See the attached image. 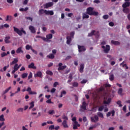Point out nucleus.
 Returning <instances> with one entry per match:
<instances>
[{
    "label": "nucleus",
    "instance_id": "1",
    "mask_svg": "<svg viewBox=\"0 0 130 130\" xmlns=\"http://www.w3.org/2000/svg\"><path fill=\"white\" fill-rule=\"evenodd\" d=\"M86 14L89 16H98L99 13L94 11V8L88 7L86 9Z\"/></svg>",
    "mask_w": 130,
    "mask_h": 130
},
{
    "label": "nucleus",
    "instance_id": "2",
    "mask_svg": "<svg viewBox=\"0 0 130 130\" xmlns=\"http://www.w3.org/2000/svg\"><path fill=\"white\" fill-rule=\"evenodd\" d=\"M13 28L14 31H15L16 33H17V34H18V35H19V36H22L23 34H24V35H26V34H27L26 31L24 30L23 28H21V29L20 30L19 29V28L13 26Z\"/></svg>",
    "mask_w": 130,
    "mask_h": 130
},
{
    "label": "nucleus",
    "instance_id": "3",
    "mask_svg": "<svg viewBox=\"0 0 130 130\" xmlns=\"http://www.w3.org/2000/svg\"><path fill=\"white\" fill-rule=\"evenodd\" d=\"M22 92H28V94L29 95H36L37 94V92L35 91H32V89H31V87H27V89L26 90L25 89H22Z\"/></svg>",
    "mask_w": 130,
    "mask_h": 130
},
{
    "label": "nucleus",
    "instance_id": "4",
    "mask_svg": "<svg viewBox=\"0 0 130 130\" xmlns=\"http://www.w3.org/2000/svg\"><path fill=\"white\" fill-rule=\"evenodd\" d=\"M103 99L104 100V104L108 105L111 102V98H108L107 95H103Z\"/></svg>",
    "mask_w": 130,
    "mask_h": 130
},
{
    "label": "nucleus",
    "instance_id": "5",
    "mask_svg": "<svg viewBox=\"0 0 130 130\" xmlns=\"http://www.w3.org/2000/svg\"><path fill=\"white\" fill-rule=\"evenodd\" d=\"M102 48H103L104 50V52L105 53H108L109 52V51L110 50V46L109 45H106V47L105 46H102Z\"/></svg>",
    "mask_w": 130,
    "mask_h": 130
},
{
    "label": "nucleus",
    "instance_id": "6",
    "mask_svg": "<svg viewBox=\"0 0 130 130\" xmlns=\"http://www.w3.org/2000/svg\"><path fill=\"white\" fill-rule=\"evenodd\" d=\"M90 119L92 122L96 123L98 122V121H99V117L96 115H95L94 117H91Z\"/></svg>",
    "mask_w": 130,
    "mask_h": 130
},
{
    "label": "nucleus",
    "instance_id": "7",
    "mask_svg": "<svg viewBox=\"0 0 130 130\" xmlns=\"http://www.w3.org/2000/svg\"><path fill=\"white\" fill-rule=\"evenodd\" d=\"M53 6V2H49L45 4H44L43 7L44 9H48V8H50Z\"/></svg>",
    "mask_w": 130,
    "mask_h": 130
},
{
    "label": "nucleus",
    "instance_id": "8",
    "mask_svg": "<svg viewBox=\"0 0 130 130\" xmlns=\"http://www.w3.org/2000/svg\"><path fill=\"white\" fill-rule=\"evenodd\" d=\"M87 105H88V104H87L86 102H83L82 105L81 106L80 108L83 110H87Z\"/></svg>",
    "mask_w": 130,
    "mask_h": 130
},
{
    "label": "nucleus",
    "instance_id": "9",
    "mask_svg": "<svg viewBox=\"0 0 130 130\" xmlns=\"http://www.w3.org/2000/svg\"><path fill=\"white\" fill-rule=\"evenodd\" d=\"M79 52H82V51H86V48L84 46L78 45Z\"/></svg>",
    "mask_w": 130,
    "mask_h": 130
},
{
    "label": "nucleus",
    "instance_id": "10",
    "mask_svg": "<svg viewBox=\"0 0 130 130\" xmlns=\"http://www.w3.org/2000/svg\"><path fill=\"white\" fill-rule=\"evenodd\" d=\"M58 71H62V70H64V69H67V66H62V63H59L58 64Z\"/></svg>",
    "mask_w": 130,
    "mask_h": 130
},
{
    "label": "nucleus",
    "instance_id": "11",
    "mask_svg": "<svg viewBox=\"0 0 130 130\" xmlns=\"http://www.w3.org/2000/svg\"><path fill=\"white\" fill-rule=\"evenodd\" d=\"M45 15H50V16H52L54 15V12H53V11L45 10Z\"/></svg>",
    "mask_w": 130,
    "mask_h": 130
},
{
    "label": "nucleus",
    "instance_id": "12",
    "mask_svg": "<svg viewBox=\"0 0 130 130\" xmlns=\"http://www.w3.org/2000/svg\"><path fill=\"white\" fill-rule=\"evenodd\" d=\"M80 126H81V125L80 124H79V123L78 122H75V123H74V124H73V129H78V127H80Z\"/></svg>",
    "mask_w": 130,
    "mask_h": 130
},
{
    "label": "nucleus",
    "instance_id": "13",
    "mask_svg": "<svg viewBox=\"0 0 130 130\" xmlns=\"http://www.w3.org/2000/svg\"><path fill=\"white\" fill-rule=\"evenodd\" d=\"M62 125L64 128H68L69 127V125L68 124V121L63 120L62 122Z\"/></svg>",
    "mask_w": 130,
    "mask_h": 130
},
{
    "label": "nucleus",
    "instance_id": "14",
    "mask_svg": "<svg viewBox=\"0 0 130 130\" xmlns=\"http://www.w3.org/2000/svg\"><path fill=\"white\" fill-rule=\"evenodd\" d=\"M11 39V37L8 36L6 37L5 39V42L6 44H8L9 43H11V41L9 40Z\"/></svg>",
    "mask_w": 130,
    "mask_h": 130
},
{
    "label": "nucleus",
    "instance_id": "15",
    "mask_svg": "<svg viewBox=\"0 0 130 130\" xmlns=\"http://www.w3.org/2000/svg\"><path fill=\"white\" fill-rule=\"evenodd\" d=\"M29 29L30 30V32L31 33H33V34H35V33H36V30H35V27H34V26L30 25L29 27Z\"/></svg>",
    "mask_w": 130,
    "mask_h": 130
},
{
    "label": "nucleus",
    "instance_id": "16",
    "mask_svg": "<svg viewBox=\"0 0 130 130\" xmlns=\"http://www.w3.org/2000/svg\"><path fill=\"white\" fill-rule=\"evenodd\" d=\"M34 77L35 78H37V77L41 78V77H42V72L41 71L38 72L37 74H35Z\"/></svg>",
    "mask_w": 130,
    "mask_h": 130
},
{
    "label": "nucleus",
    "instance_id": "17",
    "mask_svg": "<svg viewBox=\"0 0 130 130\" xmlns=\"http://www.w3.org/2000/svg\"><path fill=\"white\" fill-rule=\"evenodd\" d=\"M72 37L67 36V44L68 45L71 44V42H72Z\"/></svg>",
    "mask_w": 130,
    "mask_h": 130
},
{
    "label": "nucleus",
    "instance_id": "18",
    "mask_svg": "<svg viewBox=\"0 0 130 130\" xmlns=\"http://www.w3.org/2000/svg\"><path fill=\"white\" fill-rule=\"evenodd\" d=\"M129 6H130V2H125L124 4H123L122 7L123 8H125L129 7Z\"/></svg>",
    "mask_w": 130,
    "mask_h": 130
},
{
    "label": "nucleus",
    "instance_id": "19",
    "mask_svg": "<svg viewBox=\"0 0 130 130\" xmlns=\"http://www.w3.org/2000/svg\"><path fill=\"white\" fill-rule=\"evenodd\" d=\"M28 69H33L34 70H36L37 68L35 67L34 63L31 62L28 65Z\"/></svg>",
    "mask_w": 130,
    "mask_h": 130
},
{
    "label": "nucleus",
    "instance_id": "20",
    "mask_svg": "<svg viewBox=\"0 0 130 130\" xmlns=\"http://www.w3.org/2000/svg\"><path fill=\"white\" fill-rule=\"evenodd\" d=\"M111 43H112V44H114V45H119L120 44L119 42L114 40H112L111 41Z\"/></svg>",
    "mask_w": 130,
    "mask_h": 130
},
{
    "label": "nucleus",
    "instance_id": "21",
    "mask_svg": "<svg viewBox=\"0 0 130 130\" xmlns=\"http://www.w3.org/2000/svg\"><path fill=\"white\" fill-rule=\"evenodd\" d=\"M89 15L87 13H83L82 14V19L84 20L85 19H89Z\"/></svg>",
    "mask_w": 130,
    "mask_h": 130
},
{
    "label": "nucleus",
    "instance_id": "22",
    "mask_svg": "<svg viewBox=\"0 0 130 130\" xmlns=\"http://www.w3.org/2000/svg\"><path fill=\"white\" fill-rule=\"evenodd\" d=\"M17 62H18V58H15L14 59V60L10 63V66H13V64H16Z\"/></svg>",
    "mask_w": 130,
    "mask_h": 130
},
{
    "label": "nucleus",
    "instance_id": "23",
    "mask_svg": "<svg viewBox=\"0 0 130 130\" xmlns=\"http://www.w3.org/2000/svg\"><path fill=\"white\" fill-rule=\"evenodd\" d=\"M23 50H22V47H19L18 48H17V49L16 50V53H23Z\"/></svg>",
    "mask_w": 130,
    "mask_h": 130
},
{
    "label": "nucleus",
    "instance_id": "24",
    "mask_svg": "<svg viewBox=\"0 0 130 130\" xmlns=\"http://www.w3.org/2000/svg\"><path fill=\"white\" fill-rule=\"evenodd\" d=\"M123 13H124V14H128V13H129L130 12V10L128 8H123Z\"/></svg>",
    "mask_w": 130,
    "mask_h": 130
},
{
    "label": "nucleus",
    "instance_id": "25",
    "mask_svg": "<svg viewBox=\"0 0 130 130\" xmlns=\"http://www.w3.org/2000/svg\"><path fill=\"white\" fill-rule=\"evenodd\" d=\"M12 89V87L10 86L9 88L6 89L5 91L3 92L2 95H5V94H7L9 91H10V89Z\"/></svg>",
    "mask_w": 130,
    "mask_h": 130
},
{
    "label": "nucleus",
    "instance_id": "26",
    "mask_svg": "<svg viewBox=\"0 0 130 130\" xmlns=\"http://www.w3.org/2000/svg\"><path fill=\"white\" fill-rule=\"evenodd\" d=\"M12 19H13V16H10V15H7V17H6V21H9L10 22H11V21H12Z\"/></svg>",
    "mask_w": 130,
    "mask_h": 130
},
{
    "label": "nucleus",
    "instance_id": "27",
    "mask_svg": "<svg viewBox=\"0 0 130 130\" xmlns=\"http://www.w3.org/2000/svg\"><path fill=\"white\" fill-rule=\"evenodd\" d=\"M80 73H83L84 72V64H80V68L79 69Z\"/></svg>",
    "mask_w": 130,
    "mask_h": 130
},
{
    "label": "nucleus",
    "instance_id": "28",
    "mask_svg": "<svg viewBox=\"0 0 130 130\" xmlns=\"http://www.w3.org/2000/svg\"><path fill=\"white\" fill-rule=\"evenodd\" d=\"M95 32H96V31L95 30H92L91 32L90 33H89L88 35V37H92V36L95 35Z\"/></svg>",
    "mask_w": 130,
    "mask_h": 130
},
{
    "label": "nucleus",
    "instance_id": "29",
    "mask_svg": "<svg viewBox=\"0 0 130 130\" xmlns=\"http://www.w3.org/2000/svg\"><path fill=\"white\" fill-rule=\"evenodd\" d=\"M48 113L50 115H53V114H54V113H55V112L54 111V110H50L48 112Z\"/></svg>",
    "mask_w": 130,
    "mask_h": 130
},
{
    "label": "nucleus",
    "instance_id": "30",
    "mask_svg": "<svg viewBox=\"0 0 130 130\" xmlns=\"http://www.w3.org/2000/svg\"><path fill=\"white\" fill-rule=\"evenodd\" d=\"M46 74L47 75H49V76H53V73L52 71H51L50 70H47L46 72Z\"/></svg>",
    "mask_w": 130,
    "mask_h": 130
},
{
    "label": "nucleus",
    "instance_id": "31",
    "mask_svg": "<svg viewBox=\"0 0 130 130\" xmlns=\"http://www.w3.org/2000/svg\"><path fill=\"white\" fill-rule=\"evenodd\" d=\"M45 10L43 9H40L39 11V16H41V15H43V13H44L45 14Z\"/></svg>",
    "mask_w": 130,
    "mask_h": 130
},
{
    "label": "nucleus",
    "instance_id": "32",
    "mask_svg": "<svg viewBox=\"0 0 130 130\" xmlns=\"http://www.w3.org/2000/svg\"><path fill=\"white\" fill-rule=\"evenodd\" d=\"M97 115L98 116H99V117H101V118H104V116L103 115V113L99 112L97 113Z\"/></svg>",
    "mask_w": 130,
    "mask_h": 130
},
{
    "label": "nucleus",
    "instance_id": "33",
    "mask_svg": "<svg viewBox=\"0 0 130 130\" xmlns=\"http://www.w3.org/2000/svg\"><path fill=\"white\" fill-rule=\"evenodd\" d=\"M62 119H63V120H66V121L69 120V117H68V116H66L65 114H63L62 116Z\"/></svg>",
    "mask_w": 130,
    "mask_h": 130
},
{
    "label": "nucleus",
    "instance_id": "34",
    "mask_svg": "<svg viewBox=\"0 0 130 130\" xmlns=\"http://www.w3.org/2000/svg\"><path fill=\"white\" fill-rule=\"evenodd\" d=\"M47 57L48 58H50V59H53V58H54V55H53V54H50L49 55H48Z\"/></svg>",
    "mask_w": 130,
    "mask_h": 130
},
{
    "label": "nucleus",
    "instance_id": "35",
    "mask_svg": "<svg viewBox=\"0 0 130 130\" xmlns=\"http://www.w3.org/2000/svg\"><path fill=\"white\" fill-rule=\"evenodd\" d=\"M66 94H67V91H66L65 90L62 91L61 92V94L59 96L60 98H62L63 95H66Z\"/></svg>",
    "mask_w": 130,
    "mask_h": 130
},
{
    "label": "nucleus",
    "instance_id": "36",
    "mask_svg": "<svg viewBox=\"0 0 130 130\" xmlns=\"http://www.w3.org/2000/svg\"><path fill=\"white\" fill-rule=\"evenodd\" d=\"M30 107H29V109H32L33 107H34V102H31L29 104Z\"/></svg>",
    "mask_w": 130,
    "mask_h": 130
},
{
    "label": "nucleus",
    "instance_id": "37",
    "mask_svg": "<svg viewBox=\"0 0 130 130\" xmlns=\"http://www.w3.org/2000/svg\"><path fill=\"white\" fill-rule=\"evenodd\" d=\"M122 88H119V89L118 90V94L119 95H122Z\"/></svg>",
    "mask_w": 130,
    "mask_h": 130
},
{
    "label": "nucleus",
    "instance_id": "38",
    "mask_svg": "<svg viewBox=\"0 0 130 130\" xmlns=\"http://www.w3.org/2000/svg\"><path fill=\"white\" fill-rule=\"evenodd\" d=\"M4 115H1L0 116V121H3L4 122L5 121V118Z\"/></svg>",
    "mask_w": 130,
    "mask_h": 130
},
{
    "label": "nucleus",
    "instance_id": "39",
    "mask_svg": "<svg viewBox=\"0 0 130 130\" xmlns=\"http://www.w3.org/2000/svg\"><path fill=\"white\" fill-rule=\"evenodd\" d=\"M72 85L73 87H79V83L77 82H73Z\"/></svg>",
    "mask_w": 130,
    "mask_h": 130
},
{
    "label": "nucleus",
    "instance_id": "40",
    "mask_svg": "<svg viewBox=\"0 0 130 130\" xmlns=\"http://www.w3.org/2000/svg\"><path fill=\"white\" fill-rule=\"evenodd\" d=\"M21 77H22V79H25V78H27L28 77V74L23 73L22 74Z\"/></svg>",
    "mask_w": 130,
    "mask_h": 130
},
{
    "label": "nucleus",
    "instance_id": "41",
    "mask_svg": "<svg viewBox=\"0 0 130 130\" xmlns=\"http://www.w3.org/2000/svg\"><path fill=\"white\" fill-rule=\"evenodd\" d=\"M47 39H52V34H50L46 36Z\"/></svg>",
    "mask_w": 130,
    "mask_h": 130
},
{
    "label": "nucleus",
    "instance_id": "42",
    "mask_svg": "<svg viewBox=\"0 0 130 130\" xmlns=\"http://www.w3.org/2000/svg\"><path fill=\"white\" fill-rule=\"evenodd\" d=\"M110 81H113L114 80V75L113 74H111L109 77Z\"/></svg>",
    "mask_w": 130,
    "mask_h": 130
},
{
    "label": "nucleus",
    "instance_id": "43",
    "mask_svg": "<svg viewBox=\"0 0 130 130\" xmlns=\"http://www.w3.org/2000/svg\"><path fill=\"white\" fill-rule=\"evenodd\" d=\"M14 70L15 71H18L19 70V67H18V63H16L13 68Z\"/></svg>",
    "mask_w": 130,
    "mask_h": 130
},
{
    "label": "nucleus",
    "instance_id": "44",
    "mask_svg": "<svg viewBox=\"0 0 130 130\" xmlns=\"http://www.w3.org/2000/svg\"><path fill=\"white\" fill-rule=\"evenodd\" d=\"M117 105L119 106V107H122V104H121V101H118L116 102Z\"/></svg>",
    "mask_w": 130,
    "mask_h": 130
},
{
    "label": "nucleus",
    "instance_id": "45",
    "mask_svg": "<svg viewBox=\"0 0 130 130\" xmlns=\"http://www.w3.org/2000/svg\"><path fill=\"white\" fill-rule=\"evenodd\" d=\"M31 47H32V46H31L29 45H27L25 47V49L26 50H30V49H31Z\"/></svg>",
    "mask_w": 130,
    "mask_h": 130
},
{
    "label": "nucleus",
    "instance_id": "46",
    "mask_svg": "<svg viewBox=\"0 0 130 130\" xmlns=\"http://www.w3.org/2000/svg\"><path fill=\"white\" fill-rule=\"evenodd\" d=\"M30 50H31V51H32V52L34 53H35V54H36V55L38 54V53H37V51L34 50V49H33V48L31 47Z\"/></svg>",
    "mask_w": 130,
    "mask_h": 130
},
{
    "label": "nucleus",
    "instance_id": "47",
    "mask_svg": "<svg viewBox=\"0 0 130 130\" xmlns=\"http://www.w3.org/2000/svg\"><path fill=\"white\" fill-rule=\"evenodd\" d=\"M104 109V106H101L99 108V111H102Z\"/></svg>",
    "mask_w": 130,
    "mask_h": 130
},
{
    "label": "nucleus",
    "instance_id": "48",
    "mask_svg": "<svg viewBox=\"0 0 130 130\" xmlns=\"http://www.w3.org/2000/svg\"><path fill=\"white\" fill-rule=\"evenodd\" d=\"M33 76V74H32V72H30L28 76V80H30L32 78Z\"/></svg>",
    "mask_w": 130,
    "mask_h": 130
},
{
    "label": "nucleus",
    "instance_id": "49",
    "mask_svg": "<svg viewBox=\"0 0 130 130\" xmlns=\"http://www.w3.org/2000/svg\"><path fill=\"white\" fill-rule=\"evenodd\" d=\"M5 56H7V53L5 52L1 53V57H5Z\"/></svg>",
    "mask_w": 130,
    "mask_h": 130
},
{
    "label": "nucleus",
    "instance_id": "50",
    "mask_svg": "<svg viewBox=\"0 0 130 130\" xmlns=\"http://www.w3.org/2000/svg\"><path fill=\"white\" fill-rule=\"evenodd\" d=\"M49 129L53 130L54 129V125H51L49 127Z\"/></svg>",
    "mask_w": 130,
    "mask_h": 130
},
{
    "label": "nucleus",
    "instance_id": "51",
    "mask_svg": "<svg viewBox=\"0 0 130 130\" xmlns=\"http://www.w3.org/2000/svg\"><path fill=\"white\" fill-rule=\"evenodd\" d=\"M72 121H73L74 122V123H75V122H78V121H77V118H76V117H74L72 119Z\"/></svg>",
    "mask_w": 130,
    "mask_h": 130
},
{
    "label": "nucleus",
    "instance_id": "52",
    "mask_svg": "<svg viewBox=\"0 0 130 130\" xmlns=\"http://www.w3.org/2000/svg\"><path fill=\"white\" fill-rule=\"evenodd\" d=\"M68 78L70 80H73V73H70Z\"/></svg>",
    "mask_w": 130,
    "mask_h": 130
},
{
    "label": "nucleus",
    "instance_id": "53",
    "mask_svg": "<svg viewBox=\"0 0 130 130\" xmlns=\"http://www.w3.org/2000/svg\"><path fill=\"white\" fill-rule=\"evenodd\" d=\"M58 85H59L58 82H55L53 84V86L54 88H55L56 87V86H58Z\"/></svg>",
    "mask_w": 130,
    "mask_h": 130
},
{
    "label": "nucleus",
    "instance_id": "54",
    "mask_svg": "<svg viewBox=\"0 0 130 130\" xmlns=\"http://www.w3.org/2000/svg\"><path fill=\"white\" fill-rule=\"evenodd\" d=\"M109 18V16L108 15H105L103 16V18L105 19V20H106Z\"/></svg>",
    "mask_w": 130,
    "mask_h": 130
},
{
    "label": "nucleus",
    "instance_id": "55",
    "mask_svg": "<svg viewBox=\"0 0 130 130\" xmlns=\"http://www.w3.org/2000/svg\"><path fill=\"white\" fill-rule=\"evenodd\" d=\"M74 35H75V31H72L70 33V36L72 37V38H74Z\"/></svg>",
    "mask_w": 130,
    "mask_h": 130
},
{
    "label": "nucleus",
    "instance_id": "56",
    "mask_svg": "<svg viewBox=\"0 0 130 130\" xmlns=\"http://www.w3.org/2000/svg\"><path fill=\"white\" fill-rule=\"evenodd\" d=\"M109 26H110L111 27H113L114 26V23L113 22H110L109 23Z\"/></svg>",
    "mask_w": 130,
    "mask_h": 130
},
{
    "label": "nucleus",
    "instance_id": "57",
    "mask_svg": "<svg viewBox=\"0 0 130 130\" xmlns=\"http://www.w3.org/2000/svg\"><path fill=\"white\" fill-rule=\"evenodd\" d=\"M21 91V87H18L17 88V90L15 91V94H18L19 92Z\"/></svg>",
    "mask_w": 130,
    "mask_h": 130
},
{
    "label": "nucleus",
    "instance_id": "58",
    "mask_svg": "<svg viewBox=\"0 0 130 130\" xmlns=\"http://www.w3.org/2000/svg\"><path fill=\"white\" fill-rule=\"evenodd\" d=\"M71 57H72V56H67L64 60H69L70 59H71Z\"/></svg>",
    "mask_w": 130,
    "mask_h": 130
},
{
    "label": "nucleus",
    "instance_id": "59",
    "mask_svg": "<svg viewBox=\"0 0 130 130\" xmlns=\"http://www.w3.org/2000/svg\"><path fill=\"white\" fill-rule=\"evenodd\" d=\"M23 108H20L17 110L18 112H23Z\"/></svg>",
    "mask_w": 130,
    "mask_h": 130
},
{
    "label": "nucleus",
    "instance_id": "60",
    "mask_svg": "<svg viewBox=\"0 0 130 130\" xmlns=\"http://www.w3.org/2000/svg\"><path fill=\"white\" fill-rule=\"evenodd\" d=\"M55 91H56V89H55V88H53L51 90L50 92H51V93H55Z\"/></svg>",
    "mask_w": 130,
    "mask_h": 130
},
{
    "label": "nucleus",
    "instance_id": "61",
    "mask_svg": "<svg viewBox=\"0 0 130 130\" xmlns=\"http://www.w3.org/2000/svg\"><path fill=\"white\" fill-rule=\"evenodd\" d=\"M7 2L8 3V4H13L14 3L13 0H7Z\"/></svg>",
    "mask_w": 130,
    "mask_h": 130
},
{
    "label": "nucleus",
    "instance_id": "62",
    "mask_svg": "<svg viewBox=\"0 0 130 130\" xmlns=\"http://www.w3.org/2000/svg\"><path fill=\"white\" fill-rule=\"evenodd\" d=\"M95 127H96V126H95V125H94L92 126L89 127V128H88V130L93 129V128H95Z\"/></svg>",
    "mask_w": 130,
    "mask_h": 130
},
{
    "label": "nucleus",
    "instance_id": "63",
    "mask_svg": "<svg viewBox=\"0 0 130 130\" xmlns=\"http://www.w3.org/2000/svg\"><path fill=\"white\" fill-rule=\"evenodd\" d=\"M123 111H124V112H126V105L123 106Z\"/></svg>",
    "mask_w": 130,
    "mask_h": 130
},
{
    "label": "nucleus",
    "instance_id": "64",
    "mask_svg": "<svg viewBox=\"0 0 130 130\" xmlns=\"http://www.w3.org/2000/svg\"><path fill=\"white\" fill-rule=\"evenodd\" d=\"M82 120H83V121H84V122H86V121H87V117L86 116L83 117Z\"/></svg>",
    "mask_w": 130,
    "mask_h": 130
}]
</instances>
